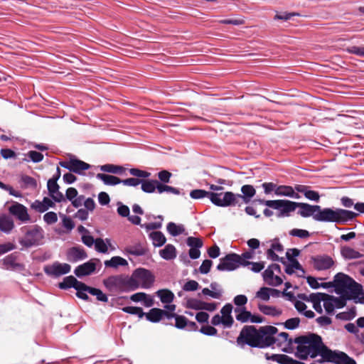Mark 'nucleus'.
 Segmentation results:
<instances>
[{"label":"nucleus","instance_id":"nucleus-1","mask_svg":"<svg viewBox=\"0 0 364 364\" xmlns=\"http://www.w3.org/2000/svg\"><path fill=\"white\" fill-rule=\"evenodd\" d=\"M299 208L298 214L304 218L312 217L316 221L345 224L358 216L357 213L342 208H321L305 203L296 202V208Z\"/></svg>","mask_w":364,"mask_h":364},{"label":"nucleus","instance_id":"nucleus-13","mask_svg":"<svg viewBox=\"0 0 364 364\" xmlns=\"http://www.w3.org/2000/svg\"><path fill=\"white\" fill-rule=\"evenodd\" d=\"M165 308L170 312H173L176 309L174 304H168ZM144 316L146 319L153 323H157L161 320L164 316H166L168 318H171L175 316V314L168 313L162 309L154 308L151 309L148 313H144Z\"/></svg>","mask_w":364,"mask_h":364},{"label":"nucleus","instance_id":"nucleus-46","mask_svg":"<svg viewBox=\"0 0 364 364\" xmlns=\"http://www.w3.org/2000/svg\"><path fill=\"white\" fill-rule=\"evenodd\" d=\"M100 170L104 172L120 174L125 171V168L120 166L105 164L100 166Z\"/></svg>","mask_w":364,"mask_h":364},{"label":"nucleus","instance_id":"nucleus-20","mask_svg":"<svg viewBox=\"0 0 364 364\" xmlns=\"http://www.w3.org/2000/svg\"><path fill=\"white\" fill-rule=\"evenodd\" d=\"M60 164L70 171L77 173H80L82 171L87 170L90 168L88 164L77 159H70L69 161L61 163Z\"/></svg>","mask_w":364,"mask_h":364},{"label":"nucleus","instance_id":"nucleus-37","mask_svg":"<svg viewBox=\"0 0 364 364\" xmlns=\"http://www.w3.org/2000/svg\"><path fill=\"white\" fill-rule=\"evenodd\" d=\"M259 309L265 315L272 316H279L282 314V310L275 306H267L264 304H259Z\"/></svg>","mask_w":364,"mask_h":364},{"label":"nucleus","instance_id":"nucleus-52","mask_svg":"<svg viewBox=\"0 0 364 364\" xmlns=\"http://www.w3.org/2000/svg\"><path fill=\"white\" fill-rule=\"evenodd\" d=\"M122 310L123 311L130 314L138 315L139 318H142L144 316V313L143 312L142 309L140 307L126 306L124 307Z\"/></svg>","mask_w":364,"mask_h":364},{"label":"nucleus","instance_id":"nucleus-32","mask_svg":"<svg viewBox=\"0 0 364 364\" xmlns=\"http://www.w3.org/2000/svg\"><path fill=\"white\" fill-rule=\"evenodd\" d=\"M242 195H240L239 198H242L245 203H248L250 202L251 199L256 193V191L255 188L251 185H244L241 188Z\"/></svg>","mask_w":364,"mask_h":364},{"label":"nucleus","instance_id":"nucleus-41","mask_svg":"<svg viewBox=\"0 0 364 364\" xmlns=\"http://www.w3.org/2000/svg\"><path fill=\"white\" fill-rule=\"evenodd\" d=\"M336 364H356L355 361L345 353L338 351L333 362Z\"/></svg>","mask_w":364,"mask_h":364},{"label":"nucleus","instance_id":"nucleus-29","mask_svg":"<svg viewBox=\"0 0 364 364\" xmlns=\"http://www.w3.org/2000/svg\"><path fill=\"white\" fill-rule=\"evenodd\" d=\"M83 283L77 281L73 276H69L65 277L62 282L59 284V287L63 289L74 287L80 289L83 287Z\"/></svg>","mask_w":364,"mask_h":364},{"label":"nucleus","instance_id":"nucleus-40","mask_svg":"<svg viewBox=\"0 0 364 364\" xmlns=\"http://www.w3.org/2000/svg\"><path fill=\"white\" fill-rule=\"evenodd\" d=\"M105 265L106 267L117 268L119 266L128 265V262L125 259H124L119 256H114V257H112L109 260H106L105 262Z\"/></svg>","mask_w":364,"mask_h":364},{"label":"nucleus","instance_id":"nucleus-62","mask_svg":"<svg viewBox=\"0 0 364 364\" xmlns=\"http://www.w3.org/2000/svg\"><path fill=\"white\" fill-rule=\"evenodd\" d=\"M199 288V284L195 280H189L185 283L183 289L186 291H196Z\"/></svg>","mask_w":364,"mask_h":364},{"label":"nucleus","instance_id":"nucleus-45","mask_svg":"<svg viewBox=\"0 0 364 364\" xmlns=\"http://www.w3.org/2000/svg\"><path fill=\"white\" fill-rule=\"evenodd\" d=\"M141 184V190L145 193H154L157 186V181L156 180H148L144 181L140 183Z\"/></svg>","mask_w":364,"mask_h":364},{"label":"nucleus","instance_id":"nucleus-2","mask_svg":"<svg viewBox=\"0 0 364 364\" xmlns=\"http://www.w3.org/2000/svg\"><path fill=\"white\" fill-rule=\"evenodd\" d=\"M294 343L297 344L296 355L303 360L320 355L324 361L333 362L338 352L328 349L321 337L313 333L296 338Z\"/></svg>","mask_w":364,"mask_h":364},{"label":"nucleus","instance_id":"nucleus-38","mask_svg":"<svg viewBox=\"0 0 364 364\" xmlns=\"http://www.w3.org/2000/svg\"><path fill=\"white\" fill-rule=\"evenodd\" d=\"M275 290L268 287L260 288L255 294V299H259L262 301H267L270 299V296L274 292Z\"/></svg>","mask_w":364,"mask_h":364},{"label":"nucleus","instance_id":"nucleus-9","mask_svg":"<svg viewBox=\"0 0 364 364\" xmlns=\"http://www.w3.org/2000/svg\"><path fill=\"white\" fill-rule=\"evenodd\" d=\"M260 203L278 210L277 216L279 218L289 217L291 213L296 210V202L289 200H260Z\"/></svg>","mask_w":364,"mask_h":364},{"label":"nucleus","instance_id":"nucleus-4","mask_svg":"<svg viewBox=\"0 0 364 364\" xmlns=\"http://www.w3.org/2000/svg\"><path fill=\"white\" fill-rule=\"evenodd\" d=\"M299 297L306 302L311 303L315 311L320 314L322 313L321 301H323V306L328 314H332L336 308H341L344 305L343 301L341 299L323 293L303 294Z\"/></svg>","mask_w":364,"mask_h":364},{"label":"nucleus","instance_id":"nucleus-30","mask_svg":"<svg viewBox=\"0 0 364 364\" xmlns=\"http://www.w3.org/2000/svg\"><path fill=\"white\" fill-rule=\"evenodd\" d=\"M131 300L134 302H143L146 307H150L154 304L153 298L144 292H138L131 296Z\"/></svg>","mask_w":364,"mask_h":364},{"label":"nucleus","instance_id":"nucleus-8","mask_svg":"<svg viewBox=\"0 0 364 364\" xmlns=\"http://www.w3.org/2000/svg\"><path fill=\"white\" fill-rule=\"evenodd\" d=\"M260 203L278 210L277 216L279 218L289 217L291 213L296 210V202L289 200H260Z\"/></svg>","mask_w":364,"mask_h":364},{"label":"nucleus","instance_id":"nucleus-11","mask_svg":"<svg viewBox=\"0 0 364 364\" xmlns=\"http://www.w3.org/2000/svg\"><path fill=\"white\" fill-rule=\"evenodd\" d=\"M104 284L109 290L131 291L129 277L127 276H112L104 281Z\"/></svg>","mask_w":364,"mask_h":364},{"label":"nucleus","instance_id":"nucleus-53","mask_svg":"<svg viewBox=\"0 0 364 364\" xmlns=\"http://www.w3.org/2000/svg\"><path fill=\"white\" fill-rule=\"evenodd\" d=\"M300 319L297 317L287 319L284 323V327L287 329L294 330L299 327Z\"/></svg>","mask_w":364,"mask_h":364},{"label":"nucleus","instance_id":"nucleus-24","mask_svg":"<svg viewBox=\"0 0 364 364\" xmlns=\"http://www.w3.org/2000/svg\"><path fill=\"white\" fill-rule=\"evenodd\" d=\"M96 269V264L92 260L85 262L81 265H79L75 269V274L77 277H80L86 275H89L95 272Z\"/></svg>","mask_w":364,"mask_h":364},{"label":"nucleus","instance_id":"nucleus-56","mask_svg":"<svg viewBox=\"0 0 364 364\" xmlns=\"http://www.w3.org/2000/svg\"><path fill=\"white\" fill-rule=\"evenodd\" d=\"M21 181L26 188H35L37 186L36 181L33 178L28 176H23L21 177Z\"/></svg>","mask_w":364,"mask_h":364},{"label":"nucleus","instance_id":"nucleus-50","mask_svg":"<svg viewBox=\"0 0 364 364\" xmlns=\"http://www.w3.org/2000/svg\"><path fill=\"white\" fill-rule=\"evenodd\" d=\"M210 192L202 189L193 190L190 193V196L193 199H201L205 197L210 198Z\"/></svg>","mask_w":364,"mask_h":364},{"label":"nucleus","instance_id":"nucleus-26","mask_svg":"<svg viewBox=\"0 0 364 364\" xmlns=\"http://www.w3.org/2000/svg\"><path fill=\"white\" fill-rule=\"evenodd\" d=\"M266 358L267 360H272L280 364H304L303 363L299 362L290 358L287 355L282 354H274L271 356H268L266 355Z\"/></svg>","mask_w":364,"mask_h":364},{"label":"nucleus","instance_id":"nucleus-21","mask_svg":"<svg viewBox=\"0 0 364 364\" xmlns=\"http://www.w3.org/2000/svg\"><path fill=\"white\" fill-rule=\"evenodd\" d=\"M87 257L85 251L80 247H73L67 251V260L70 262H77L86 259Z\"/></svg>","mask_w":364,"mask_h":364},{"label":"nucleus","instance_id":"nucleus-23","mask_svg":"<svg viewBox=\"0 0 364 364\" xmlns=\"http://www.w3.org/2000/svg\"><path fill=\"white\" fill-rule=\"evenodd\" d=\"M284 252L282 245L278 240L272 241L271 247L267 252V257L272 261H280L279 254Z\"/></svg>","mask_w":364,"mask_h":364},{"label":"nucleus","instance_id":"nucleus-31","mask_svg":"<svg viewBox=\"0 0 364 364\" xmlns=\"http://www.w3.org/2000/svg\"><path fill=\"white\" fill-rule=\"evenodd\" d=\"M14 228L12 218L6 215H0V230L5 233H9Z\"/></svg>","mask_w":364,"mask_h":364},{"label":"nucleus","instance_id":"nucleus-58","mask_svg":"<svg viewBox=\"0 0 364 364\" xmlns=\"http://www.w3.org/2000/svg\"><path fill=\"white\" fill-rule=\"evenodd\" d=\"M129 173L131 175L134 176L141 178H146L151 176V173L149 172L142 171L138 168H131L129 170Z\"/></svg>","mask_w":364,"mask_h":364},{"label":"nucleus","instance_id":"nucleus-55","mask_svg":"<svg viewBox=\"0 0 364 364\" xmlns=\"http://www.w3.org/2000/svg\"><path fill=\"white\" fill-rule=\"evenodd\" d=\"M289 235L299 238H306L309 237L310 235L309 232L307 230L296 228L290 230Z\"/></svg>","mask_w":364,"mask_h":364},{"label":"nucleus","instance_id":"nucleus-5","mask_svg":"<svg viewBox=\"0 0 364 364\" xmlns=\"http://www.w3.org/2000/svg\"><path fill=\"white\" fill-rule=\"evenodd\" d=\"M266 333L263 332V327L257 330L254 326H245L240 332L237 343L262 348L266 346Z\"/></svg>","mask_w":364,"mask_h":364},{"label":"nucleus","instance_id":"nucleus-57","mask_svg":"<svg viewBox=\"0 0 364 364\" xmlns=\"http://www.w3.org/2000/svg\"><path fill=\"white\" fill-rule=\"evenodd\" d=\"M43 220L48 225L53 224L58 221V215L55 212H48L43 215Z\"/></svg>","mask_w":364,"mask_h":364},{"label":"nucleus","instance_id":"nucleus-47","mask_svg":"<svg viewBox=\"0 0 364 364\" xmlns=\"http://www.w3.org/2000/svg\"><path fill=\"white\" fill-rule=\"evenodd\" d=\"M1 268L5 269H14L18 266V264L15 262V257L13 255L6 256L2 260L0 261Z\"/></svg>","mask_w":364,"mask_h":364},{"label":"nucleus","instance_id":"nucleus-12","mask_svg":"<svg viewBox=\"0 0 364 364\" xmlns=\"http://www.w3.org/2000/svg\"><path fill=\"white\" fill-rule=\"evenodd\" d=\"M281 269L279 264H272L269 265L263 272L264 281L270 286L277 287L282 284L283 279L279 275Z\"/></svg>","mask_w":364,"mask_h":364},{"label":"nucleus","instance_id":"nucleus-25","mask_svg":"<svg viewBox=\"0 0 364 364\" xmlns=\"http://www.w3.org/2000/svg\"><path fill=\"white\" fill-rule=\"evenodd\" d=\"M55 205L49 198L45 197L43 200H36L31 205V208L39 213H44Z\"/></svg>","mask_w":364,"mask_h":364},{"label":"nucleus","instance_id":"nucleus-44","mask_svg":"<svg viewBox=\"0 0 364 364\" xmlns=\"http://www.w3.org/2000/svg\"><path fill=\"white\" fill-rule=\"evenodd\" d=\"M167 231L173 236H178L183 234L185 231V228L183 225H177L173 222L169 223L167 225Z\"/></svg>","mask_w":364,"mask_h":364},{"label":"nucleus","instance_id":"nucleus-42","mask_svg":"<svg viewBox=\"0 0 364 364\" xmlns=\"http://www.w3.org/2000/svg\"><path fill=\"white\" fill-rule=\"evenodd\" d=\"M156 294L160 298L161 302L165 304H170L174 298V294L168 289L159 290Z\"/></svg>","mask_w":364,"mask_h":364},{"label":"nucleus","instance_id":"nucleus-49","mask_svg":"<svg viewBox=\"0 0 364 364\" xmlns=\"http://www.w3.org/2000/svg\"><path fill=\"white\" fill-rule=\"evenodd\" d=\"M60 217L62 220L63 226L66 229L67 232H70L75 228L73 220L64 214H60Z\"/></svg>","mask_w":364,"mask_h":364},{"label":"nucleus","instance_id":"nucleus-15","mask_svg":"<svg viewBox=\"0 0 364 364\" xmlns=\"http://www.w3.org/2000/svg\"><path fill=\"white\" fill-rule=\"evenodd\" d=\"M242 257L236 254H230L220 259L217 269L220 271H232L240 266L242 262Z\"/></svg>","mask_w":364,"mask_h":364},{"label":"nucleus","instance_id":"nucleus-33","mask_svg":"<svg viewBox=\"0 0 364 364\" xmlns=\"http://www.w3.org/2000/svg\"><path fill=\"white\" fill-rule=\"evenodd\" d=\"M341 254L346 259H354L362 257V254L355 249L350 247H343L341 250Z\"/></svg>","mask_w":364,"mask_h":364},{"label":"nucleus","instance_id":"nucleus-14","mask_svg":"<svg viewBox=\"0 0 364 364\" xmlns=\"http://www.w3.org/2000/svg\"><path fill=\"white\" fill-rule=\"evenodd\" d=\"M43 238V231L41 228L34 227L29 230L26 235L20 240V243L29 247L33 245H38Z\"/></svg>","mask_w":364,"mask_h":364},{"label":"nucleus","instance_id":"nucleus-27","mask_svg":"<svg viewBox=\"0 0 364 364\" xmlns=\"http://www.w3.org/2000/svg\"><path fill=\"white\" fill-rule=\"evenodd\" d=\"M95 250L102 253H106L109 250L113 251L115 247L111 244V241L109 239H101L97 238L95 240Z\"/></svg>","mask_w":364,"mask_h":364},{"label":"nucleus","instance_id":"nucleus-16","mask_svg":"<svg viewBox=\"0 0 364 364\" xmlns=\"http://www.w3.org/2000/svg\"><path fill=\"white\" fill-rule=\"evenodd\" d=\"M71 267L67 263H60L55 262L52 264L47 265L44 267V271L46 274L51 277H59L70 272Z\"/></svg>","mask_w":364,"mask_h":364},{"label":"nucleus","instance_id":"nucleus-34","mask_svg":"<svg viewBox=\"0 0 364 364\" xmlns=\"http://www.w3.org/2000/svg\"><path fill=\"white\" fill-rule=\"evenodd\" d=\"M300 294L299 296H301ZM300 299V297L299 296ZM301 300H297L294 303V306L296 309V310L301 313L303 314L306 317L311 318L314 316V313L311 310H306V305L304 303L306 301L303 299L301 298Z\"/></svg>","mask_w":364,"mask_h":364},{"label":"nucleus","instance_id":"nucleus-17","mask_svg":"<svg viewBox=\"0 0 364 364\" xmlns=\"http://www.w3.org/2000/svg\"><path fill=\"white\" fill-rule=\"evenodd\" d=\"M311 264L318 271L329 269L334 264L333 259L328 255H316L311 257Z\"/></svg>","mask_w":364,"mask_h":364},{"label":"nucleus","instance_id":"nucleus-63","mask_svg":"<svg viewBox=\"0 0 364 364\" xmlns=\"http://www.w3.org/2000/svg\"><path fill=\"white\" fill-rule=\"evenodd\" d=\"M142 182V180L136 178H129L124 180H121V183L127 186L136 187Z\"/></svg>","mask_w":364,"mask_h":364},{"label":"nucleus","instance_id":"nucleus-59","mask_svg":"<svg viewBox=\"0 0 364 364\" xmlns=\"http://www.w3.org/2000/svg\"><path fill=\"white\" fill-rule=\"evenodd\" d=\"M83 287L82 288H80V289H76L77 290V296L82 299H84V300H87L88 299V296L87 294V293H90V287L87 286L85 284L83 283Z\"/></svg>","mask_w":364,"mask_h":364},{"label":"nucleus","instance_id":"nucleus-22","mask_svg":"<svg viewBox=\"0 0 364 364\" xmlns=\"http://www.w3.org/2000/svg\"><path fill=\"white\" fill-rule=\"evenodd\" d=\"M57 179L50 178L47 183L49 196L56 202H60L64 199L63 193L59 191V186Z\"/></svg>","mask_w":364,"mask_h":364},{"label":"nucleus","instance_id":"nucleus-36","mask_svg":"<svg viewBox=\"0 0 364 364\" xmlns=\"http://www.w3.org/2000/svg\"><path fill=\"white\" fill-rule=\"evenodd\" d=\"M96 177L101 180L105 185L115 186L121 183V179L114 176L97 173Z\"/></svg>","mask_w":364,"mask_h":364},{"label":"nucleus","instance_id":"nucleus-61","mask_svg":"<svg viewBox=\"0 0 364 364\" xmlns=\"http://www.w3.org/2000/svg\"><path fill=\"white\" fill-rule=\"evenodd\" d=\"M346 50L349 53L355 54L359 57H364V47L353 46L347 48Z\"/></svg>","mask_w":364,"mask_h":364},{"label":"nucleus","instance_id":"nucleus-19","mask_svg":"<svg viewBox=\"0 0 364 364\" xmlns=\"http://www.w3.org/2000/svg\"><path fill=\"white\" fill-rule=\"evenodd\" d=\"M235 318L237 321L242 323L251 321L252 323H261L262 318L256 315H252L250 311L242 308H237L235 310Z\"/></svg>","mask_w":364,"mask_h":364},{"label":"nucleus","instance_id":"nucleus-60","mask_svg":"<svg viewBox=\"0 0 364 364\" xmlns=\"http://www.w3.org/2000/svg\"><path fill=\"white\" fill-rule=\"evenodd\" d=\"M187 244L191 248H200L203 246V242L198 237H189L187 239Z\"/></svg>","mask_w":364,"mask_h":364},{"label":"nucleus","instance_id":"nucleus-48","mask_svg":"<svg viewBox=\"0 0 364 364\" xmlns=\"http://www.w3.org/2000/svg\"><path fill=\"white\" fill-rule=\"evenodd\" d=\"M203 301L198 299L189 298L186 301V306L194 310H202Z\"/></svg>","mask_w":364,"mask_h":364},{"label":"nucleus","instance_id":"nucleus-3","mask_svg":"<svg viewBox=\"0 0 364 364\" xmlns=\"http://www.w3.org/2000/svg\"><path fill=\"white\" fill-rule=\"evenodd\" d=\"M336 289L342 297L364 304V291L360 284L348 275L338 273L335 277Z\"/></svg>","mask_w":364,"mask_h":364},{"label":"nucleus","instance_id":"nucleus-28","mask_svg":"<svg viewBox=\"0 0 364 364\" xmlns=\"http://www.w3.org/2000/svg\"><path fill=\"white\" fill-rule=\"evenodd\" d=\"M276 195L277 196H287L296 199L300 198V196L289 186H277Z\"/></svg>","mask_w":364,"mask_h":364},{"label":"nucleus","instance_id":"nucleus-35","mask_svg":"<svg viewBox=\"0 0 364 364\" xmlns=\"http://www.w3.org/2000/svg\"><path fill=\"white\" fill-rule=\"evenodd\" d=\"M160 256L166 260H171L176 257V250L173 245L168 244L159 252Z\"/></svg>","mask_w":364,"mask_h":364},{"label":"nucleus","instance_id":"nucleus-43","mask_svg":"<svg viewBox=\"0 0 364 364\" xmlns=\"http://www.w3.org/2000/svg\"><path fill=\"white\" fill-rule=\"evenodd\" d=\"M126 251L135 256H141L146 253L145 247L141 244L129 245L126 248Z\"/></svg>","mask_w":364,"mask_h":364},{"label":"nucleus","instance_id":"nucleus-6","mask_svg":"<svg viewBox=\"0 0 364 364\" xmlns=\"http://www.w3.org/2000/svg\"><path fill=\"white\" fill-rule=\"evenodd\" d=\"M263 332L266 333V346L276 344L277 346L282 348L284 351H287L290 345L292 343L291 338H289L287 333L282 332L278 333L277 328L272 326H267L263 327Z\"/></svg>","mask_w":364,"mask_h":364},{"label":"nucleus","instance_id":"nucleus-10","mask_svg":"<svg viewBox=\"0 0 364 364\" xmlns=\"http://www.w3.org/2000/svg\"><path fill=\"white\" fill-rule=\"evenodd\" d=\"M210 200L215 205L219 207H228L235 205L238 203L240 194H235L230 191L227 192H210Z\"/></svg>","mask_w":364,"mask_h":364},{"label":"nucleus","instance_id":"nucleus-7","mask_svg":"<svg viewBox=\"0 0 364 364\" xmlns=\"http://www.w3.org/2000/svg\"><path fill=\"white\" fill-rule=\"evenodd\" d=\"M129 277L131 291L138 288L149 289L153 285L155 279L153 274L144 268L135 269Z\"/></svg>","mask_w":364,"mask_h":364},{"label":"nucleus","instance_id":"nucleus-54","mask_svg":"<svg viewBox=\"0 0 364 364\" xmlns=\"http://www.w3.org/2000/svg\"><path fill=\"white\" fill-rule=\"evenodd\" d=\"M90 294L95 296L100 301H107V296L99 289L90 287Z\"/></svg>","mask_w":364,"mask_h":364},{"label":"nucleus","instance_id":"nucleus-64","mask_svg":"<svg viewBox=\"0 0 364 364\" xmlns=\"http://www.w3.org/2000/svg\"><path fill=\"white\" fill-rule=\"evenodd\" d=\"M117 213L122 217H128L129 215V208L128 206L122 204L121 202L117 203Z\"/></svg>","mask_w":364,"mask_h":364},{"label":"nucleus","instance_id":"nucleus-51","mask_svg":"<svg viewBox=\"0 0 364 364\" xmlns=\"http://www.w3.org/2000/svg\"><path fill=\"white\" fill-rule=\"evenodd\" d=\"M290 263L286 267L285 272L288 274H292L296 270H301V267L297 260H291Z\"/></svg>","mask_w":364,"mask_h":364},{"label":"nucleus","instance_id":"nucleus-39","mask_svg":"<svg viewBox=\"0 0 364 364\" xmlns=\"http://www.w3.org/2000/svg\"><path fill=\"white\" fill-rule=\"evenodd\" d=\"M149 237L155 247H161L165 244L166 239L161 232L155 231L149 234Z\"/></svg>","mask_w":364,"mask_h":364},{"label":"nucleus","instance_id":"nucleus-18","mask_svg":"<svg viewBox=\"0 0 364 364\" xmlns=\"http://www.w3.org/2000/svg\"><path fill=\"white\" fill-rule=\"evenodd\" d=\"M9 212L23 223L30 220L27 208L19 203L14 202L9 208Z\"/></svg>","mask_w":364,"mask_h":364}]
</instances>
